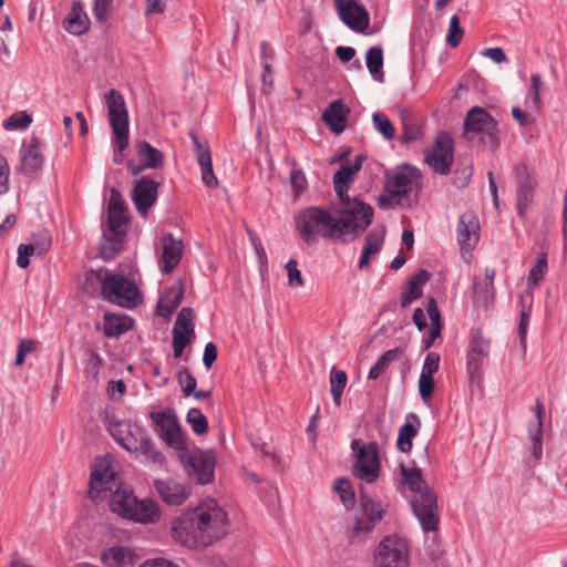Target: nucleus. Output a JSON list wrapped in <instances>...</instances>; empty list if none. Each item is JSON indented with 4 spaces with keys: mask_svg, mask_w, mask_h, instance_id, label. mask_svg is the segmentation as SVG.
Segmentation results:
<instances>
[{
    "mask_svg": "<svg viewBox=\"0 0 567 567\" xmlns=\"http://www.w3.org/2000/svg\"><path fill=\"white\" fill-rule=\"evenodd\" d=\"M347 380L348 377L344 371L332 368L330 372V386L333 402L337 404H340V400L346 388Z\"/></svg>",
    "mask_w": 567,
    "mask_h": 567,
    "instance_id": "40",
    "label": "nucleus"
},
{
    "mask_svg": "<svg viewBox=\"0 0 567 567\" xmlns=\"http://www.w3.org/2000/svg\"><path fill=\"white\" fill-rule=\"evenodd\" d=\"M429 279L430 272L424 269L419 270L409 279L405 291L401 298L402 308H408L414 300L422 296V288L429 281Z\"/></svg>",
    "mask_w": 567,
    "mask_h": 567,
    "instance_id": "33",
    "label": "nucleus"
},
{
    "mask_svg": "<svg viewBox=\"0 0 567 567\" xmlns=\"http://www.w3.org/2000/svg\"><path fill=\"white\" fill-rule=\"evenodd\" d=\"M184 292L183 281L181 279L176 280L159 298L156 313L159 317L168 318L183 301Z\"/></svg>",
    "mask_w": 567,
    "mask_h": 567,
    "instance_id": "28",
    "label": "nucleus"
},
{
    "mask_svg": "<svg viewBox=\"0 0 567 567\" xmlns=\"http://www.w3.org/2000/svg\"><path fill=\"white\" fill-rule=\"evenodd\" d=\"M374 563L378 567H408V543L398 536L384 537L374 550Z\"/></svg>",
    "mask_w": 567,
    "mask_h": 567,
    "instance_id": "11",
    "label": "nucleus"
},
{
    "mask_svg": "<svg viewBox=\"0 0 567 567\" xmlns=\"http://www.w3.org/2000/svg\"><path fill=\"white\" fill-rule=\"evenodd\" d=\"M361 166L362 158L358 156L352 164H342L333 175V187L341 200V205H344V202L359 200L355 197H349L348 190L353 176L361 169Z\"/></svg>",
    "mask_w": 567,
    "mask_h": 567,
    "instance_id": "23",
    "label": "nucleus"
},
{
    "mask_svg": "<svg viewBox=\"0 0 567 567\" xmlns=\"http://www.w3.org/2000/svg\"><path fill=\"white\" fill-rule=\"evenodd\" d=\"M43 165V156L40 151V140L32 137L30 144L22 152L20 169L30 175L39 171Z\"/></svg>",
    "mask_w": 567,
    "mask_h": 567,
    "instance_id": "32",
    "label": "nucleus"
},
{
    "mask_svg": "<svg viewBox=\"0 0 567 567\" xmlns=\"http://www.w3.org/2000/svg\"><path fill=\"white\" fill-rule=\"evenodd\" d=\"M110 493V509L122 518L143 525L159 520L157 504L147 498L138 499L130 485L123 483Z\"/></svg>",
    "mask_w": 567,
    "mask_h": 567,
    "instance_id": "4",
    "label": "nucleus"
},
{
    "mask_svg": "<svg viewBox=\"0 0 567 567\" xmlns=\"http://www.w3.org/2000/svg\"><path fill=\"white\" fill-rule=\"evenodd\" d=\"M401 472L405 484L414 493L411 505L423 530H436L440 522L436 495L423 481L420 468H409L401 465Z\"/></svg>",
    "mask_w": 567,
    "mask_h": 567,
    "instance_id": "3",
    "label": "nucleus"
},
{
    "mask_svg": "<svg viewBox=\"0 0 567 567\" xmlns=\"http://www.w3.org/2000/svg\"><path fill=\"white\" fill-rule=\"evenodd\" d=\"M434 391V379L431 375L420 374L419 392L422 399L432 396Z\"/></svg>",
    "mask_w": 567,
    "mask_h": 567,
    "instance_id": "58",
    "label": "nucleus"
},
{
    "mask_svg": "<svg viewBox=\"0 0 567 567\" xmlns=\"http://www.w3.org/2000/svg\"><path fill=\"white\" fill-rule=\"evenodd\" d=\"M542 87L543 81L540 75L536 73L532 74L527 103L529 104V107L534 109L535 111L539 110Z\"/></svg>",
    "mask_w": 567,
    "mask_h": 567,
    "instance_id": "44",
    "label": "nucleus"
},
{
    "mask_svg": "<svg viewBox=\"0 0 567 567\" xmlns=\"http://www.w3.org/2000/svg\"><path fill=\"white\" fill-rule=\"evenodd\" d=\"M159 184L150 176H143L135 182L132 199L142 215H146L148 209L157 199Z\"/></svg>",
    "mask_w": 567,
    "mask_h": 567,
    "instance_id": "20",
    "label": "nucleus"
},
{
    "mask_svg": "<svg viewBox=\"0 0 567 567\" xmlns=\"http://www.w3.org/2000/svg\"><path fill=\"white\" fill-rule=\"evenodd\" d=\"M102 296L120 307L132 309L142 301L136 285L123 275L106 274L101 278Z\"/></svg>",
    "mask_w": 567,
    "mask_h": 567,
    "instance_id": "7",
    "label": "nucleus"
},
{
    "mask_svg": "<svg viewBox=\"0 0 567 567\" xmlns=\"http://www.w3.org/2000/svg\"><path fill=\"white\" fill-rule=\"evenodd\" d=\"M132 328V320L127 317H118L105 313L103 333L106 338H118Z\"/></svg>",
    "mask_w": 567,
    "mask_h": 567,
    "instance_id": "34",
    "label": "nucleus"
},
{
    "mask_svg": "<svg viewBox=\"0 0 567 567\" xmlns=\"http://www.w3.org/2000/svg\"><path fill=\"white\" fill-rule=\"evenodd\" d=\"M440 367V354L436 352H429L425 357L422 367V374L433 377Z\"/></svg>",
    "mask_w": 567,
    "mask_h": 567,
    "instance_id": "56",
    "label": "nucleus"
},
{
    "mask_svg": "<svg viewBox=\"0 0 567 567\" xmlns=\"http://www.w3.org/2000/svg\"><path fill=\"white\" fill-rule=\"evenodd\" d=\"M546 271H547V256L545 252H540L537 256L536 265L529 270L528 279L535 286H538L539 282L543 280Z\"/></svg>",
    "mask_w": 567,
    "mask_h": 567,
    "instance_id": "47",
    "label": "nucleus"
},
{
    "mask_svg": "<svg viewBox=\"0 0 567 567\" xmlns=\"http://www.w3.org/2000/svg\"><path fill=\"white\" fill-rule=\"evenodd\" d=\"M488 353L489 341L482 336L481 331L473 330L467 351V370L472 379L480 373Z\"/></svg>",
    "mask_w": 567,
    "mask_h": 567,
    "instance_id": "21",
    "label": "nucleus"
},
{
    "mask_svg": "<svg viewBox=\"0 0 567 567\" xmlns=\"http://www.w3.org/2000/svg\"><path fill=\"white\" fill-rule=\"evenodd\" d=\"M383 508L380 503L371 498L361 499V512L355 517L353 532L350 536L351 542H361L363 536L370 533L382 519Z\"/></svg>",
    "mask_w": 567,
    "mask_h": 567,
    "instance_id": "15",
    "label": "nucleus"
},
{
    "mask_svg": "<svg viewBox=\"0 0 567 567\" xmlns=\"http://www.w3.org/2000/svg\"><path fill=\"white\" fill-rule=\"evenodd\" d=\"M351 447L357 457L353 467L355 476L367 483L374 482L380 471L378 445L375 443L365 444L360 440H353Z\"/></svg>",
    "mask_w": 567,
    "mask_h": 567,
    "instance_id": "12",
    "label": "nucleus"
},
{
    "mask_svg": "<svg viewBox=\"0 0 567 567\" xmlns=\"http://www.w3.org/2000/svg\"><path fill=\"white\" fill-rule=\"evenodd\" d=\"M464 31L461 28L460 19L457 16H453L450 20L449 24V31L446 35V42L452 47L456 48L462 39H463Z\"/></svg>",
    "mask_w": 567,
    "mask_h": 567,
    "instance_id": "46",
    "label": "nucleus"
},
{
    "mask_svg": "<svg viewBox=\"0 0 567 567\" xmlns=\"http://www.w3.org/2000/svg\"><path fill=\"white\" fill-rule=\"evenodd\" d=\"M217 359V348L213 342H208L205 346L203 363L209 369Z\"/></svg>",
    "mask_w": 567,
    "mask_h": 567,
    "instance_id": "62",
    "label": "nucleus"
},
{
    "mask_svg": "<svg viewBox=\"0 0 567 567\" xmlns=\"http://www.w3.org/2000/svg\"><path fill=\"white\" fill-rule=\"evenodd\" d=\"M215 457L212 452L198 451L189 456L187 472L198 484L213 482L215 476Z\"/></svg>",
    "mask_w": 567,
    "mask_h": 567,
    "instance_id": "18",
    "label": "nucleus"
},
{
    "mask_svg": "<svg viewBox=\"0 0 567 567\" xmlns=\"http://www.w3.org/2000/svg\"><path fill=\"white\" fill-rule=\"evenodd\" d=\"M457 243L462 249L472 250L480 238V221L473 212H465L457 223Z\"/></svg>",
    "mask_w": 567,
    "mask_h": 567,
    "instance_id": "22",
    "label": "nucleus"
},
{
    "mask_svg": "<svg viewBox=\"0 0 567 567\" xmlns=\"http://www.w3.org/2000/svg\"><path fill=\"white\" fill-rule=\"evenodd\" d=\"M421 137V131L415 125H409L406 122L403 123V132L401 135L402 143L415 142Z\"/></svg>",
    "mask_w": 567,
    "mask_h": 567,
    "instance_id": "60",
    "label": "nucleus"
},
{
    "mask_svg": "<svg viewBox=\"0 0 567 567\" xmlns=\"http://www.w3.org/2000/svg\"><path fill=\"white\" fill-rule=\"evenodd\" d=\"M112 2L113 0H94L93 14L100 24L107 21Z\"/></svg>",
    "mask_w": 567,
    "mask_h": 567,
    "instance_id": "54",
    "label": "nucleus"
},
{
    "mask_svg": "<svg viewBox=\"0 0 567 567\" xmlns=\"http://www.w3.org/2000/svg\"><path fill=\"white\" fill-rule=\"evenodd\" d=\"M127 223L126 207L118 190L112 189L107 207V227L118 243L125 237L124 225Z\"/></svg>",
    "mask_w": 567,
    "mask_h": 567,
    "instance_id": "19",
    "label": "nucleus"
},
{
    "mask_svg": "<svg viewBox=\"0 0 567 567\" xmlns=\"http://www.w3.org/2000/svg\"><path fill=\"white\" fill-rule=\"evenodd\" d=\"M166 9V0H146L145 14H161Z\"/></svg>",
    "mask_w": 567,
    "mask_h": 567,
    "instance_id": "63",
    "label": "nucleus"
},
{
    "mask_svg": "<svg viewBox=\"0 0 567 567\" xmlns=\"http://www.w3.org/2000/svg\"><path fill=\"white\" fill-rule=\"evenodd\" d=\"M229 528L226 509L215 498H204L173 520L172 538L188 548L207 547L221 539Z\"/></svg>",
    "mask_w": 567,
    "mask_h": 567,
    "instance_id": "2",
    "label": "nucleus"
},
{
    "mask_svg": "<svg viewBox=\"0 0 567 567\" xmlns=\"http://www.w3.org/2000/svg\"><path fill=\"white\" fill-rule=\"evenodd\" d=\"M384 178V189L391 195V198H396L398 205L411 206L410 193L417 186L419 171L403 165L386 172Z\"/></svg>",
    "mask_w": 567,
    "mask_h": 567,
    "instance_id": "8",
    "label": "nucleus"
},
{
    "mask_svg": "<svg viewBox=\"0 0 567 567\" xmlns=\"http://www.w3.org/2000/svg\"><path fill=\"white\" fill-rule=\"evenodd\" d=\"M178 383L185 396H189L196 389V379L188 368L184 367L178 372Z\"/></svg>",
    "mask_w": 567,
    "mask_h": 567,
    "instance_id": "49",
    "label": "nucleus"
},
{
    "mask_svg": "<svg viewBox=\"0 0 567 567\" xmlns=\"http://www.w3.org/2000/svg\"><path fill=\"white\" fill-rule=\"evenodd\" d=\"M383 244V234L371 231L365 236L363 251H370V255H375L380 251Z\"/></svg>",
    "mask_w": 567,
    "mask_h": 567,
    "instance_id": "53",
    "label": "nucleus"
},
{
    "mask_svg": "<svg viewBox=\"0 0 567 567\" xmlns=\"http://www.w3.org/2000/svg\"><path fill=\"white\" fill-rule=\"evenodd\" d=\"M550 436V427H529L528 439L532 443V454L535 463H538L543 456V443L548 442Z\"/></svg>",
    "mask_w": 567,
    "mask_h": 567,
    "instance_id": "36",
    "label": "nucleus"
},
{
    "mask_svg": "<svg viewBox=\"0 0 567 567\" xmlns=\"http://www.w3.org/2000/svg\"><path fill=\"white\" fill-rule=\"evenodd\" d=\"M341 21L351 30L363 32L368 29L370 18L363 6L357 0H334Z\"/></svg>",
    "mask_w": 567,
    "mask_h": 567,
    "instance_id": "17",
    "label": "nucleus"
},
{
    "mask_svg": "<svg viewBox=\"0 0 567 567\" xmlns=\"http://www.w3.org/2000/svg\"><path fill=\"white\" fill-rule=\"evenodd\" d=\"M37 255L34 252V248L32 246H29V244H21L18 247V257H17V265L18 267L25 269L30 265L29 258L31 256Z\"/></svg>",
    "mask_w": 567,
    "mask_h": 567,
    "instance_id": "57",
    "label": "nucleus"
},
{
    "mask_svg": "<svg viewBox=\"0 0 567 567\" xmlns=\"http://www.w3.org/2000/svg\"><path fill=\"white\" fill-rule=\"evenodd\" d=\"M136 151L144 166H148L152 169L162 167L164 161L163 153L153 147L148 142L138 141L136 143Z\"/></svg>",
    "mask_w": 567,
    "mask_h": 567,
    "instance_id": "35",
    "label": "nucleus"
},
{
    "mask_svg": "<svg viewBox=\"0 0 567 567\" xmlns=\"http://www.w3.org/2000/svg\"><path fill=\"white\" fill-rule=\"evenodd\" d=\"M494 278L495 270L486 267L484 278H474L473 281V302L476 306L487 307L494 299Z\"/></svg>",
    "mask_w": 567,
    "mask_h": 567,
    "instance_id": "27",
    "label": "nucleus"
},
{
    "mask_svg": "<svg viewBox=\"0 0 567 567\" xmlns=\"http://www.w3.org/2000/svg\"><path fill=\"white\" fill-rule=\"evenodd\" d=\"M154 487L163 502L168 505H181L192 494L189 487L173 478L158 480L154 483Z\"/></svg>",
    "mask_w": 567,
    "mask_h": 567,
    "instance_id": "24",
    "label": "nucleus"
},
{
    "mask_svg": "<svg viewBox=\"0 0 567 567\" xmlns=\"http://www.w3.org/2000/svg\"><path fill=\"white\" fill-rule=\"evenodd\" d=\"M417 434V427H400L396 445L403 453H408L412 449V440Z\"/></svg>",
    "mask_w": 567,
    "mask_h": 567,
    "instance_id": "48",
    "label": "nucleus"
},
{
    "mask_svg": "<svg viewBox=\"0 0 567 567\" xmlns=\"http://www.w3.org/2000/svg\"><path fill=\"white\" fill-rule=\"evenodd\" d=\"M151 419L153 421V424L156 426L159 425H179L178 417L175 413V411L171 408L161 410V411H154L151 413Z\"/></svg>",
    "mask_w": 567,
    "mask_h": 567,
    "instance_id": "45",
    "label": "nucleus"
},
{
    "mask_svg": "<svg viewBox=\"0 0 567 567\" xmlns=\"http://www.w3.org/2000/svg\"><path fill=\"white\" fill-rule=\"evenodd\" d=\"M454 155L452 136L442 132L435 138L431 150L425 152V163L437 174L446 175L451 171Z\"/></svg>",
    "mask_w": 567,
    "mask_h": 567,
    "instance_id": "13",
    "label": "nucleus"
},
{
    "mask_svg": "<svg viewBox=\"0 0 567 567\" xmlns=\"http://www.w3.org/2000/svg\"><path fill=\"white\" fill-rule=\"evenodd\" d=\"M290 183L298 197L307 188V178L301 169L293 168L290 173Z\"/></svg>",
    "mask_w": 567,
    "mask_h": 567,
    "instance_id": "55",
    "label": "nucleus"
},
{
    "mask_svg": "<svg viewBox=\"0 0 567 567\" xmlns=\"http://www.w3.org/2000/svg\"><path fill=\"white\" fill-rule=\"evenodd\" d=\"M367 68L377 81H382L384 72L383 66V53L382 49L378 47L370 48L365 56Z\"/></svg>",
    "mask_w": 567,
    "mask_h": 567,
    "instance_id": "38",
    "label": "nucleus"
},
{
    "mask_svg": "<svg viewBox=\"0 0 567 567\" xmlns=\"http://www.w3.org/2000/svg\"><path fill=\"white\" fill-rule=\"evenodd\" d=\"M9 174H10L9 164L6 159V157L0 155V195L7 193L9 189V186H8Z\"/></svg>",
    "mask_w": 567,
    "mask_h": 567,
    "instance_id": "59",
    "label": "nucleus"
},
{
    "mask_svg": "<svg viewBox=\"0 0 567 567\" xmlns=\"http://www.w3.org/2000/svg\"><path fill=\"white\" fill-rule=\"evenodd\" d=\"M464 130L466 134L481 135L483 143L488 144L492 148L498 146L497 122L483 107H472L464 120Z\"/></svg>",
    "mask_w": 567,
    "mask_h": 567,
    "instance_id": "10",
    "label": "nucleus"
},
{
    "mask_svg": "<svg viewBox=\"0 0 567 567\" xmlns=\"http://www.w3.org/2000/svg\"><path fill=\"white\" fill-rule=\"evenodd\" d=\"M163 252L161 260V269L165 274H169L179 264L183 254V244L176 240L171 234H166L162 238Z\"/></svg>",
    "mask_w": 567,
    "mask_h": 567,
    "instance_id": "29",
    "label": "nucleus"
},
{
    "mask_svg": "<svg viewBox=\"0 0 567 567\" xmlns=\"http://www.w3.org/2000/svg\"><path fill=\"white\" fill-rule=\"evenodd\" d=\"M121 484L123 483L117 477L112 457L95 458L90 478V497L92 499L104 498V493L113 492Z\"/></svg>",
    "mask_w": 567,
    "mask_h": 567,
    "instance_id": "9",
    "label": "nucleus"
},
{
    "mask_svg": "<svg viewBox=\"0 0 567 567\" xmlns=\"http://www.w3.org/2000/svg\"><path fill=\"white\" fill-rule=\"evenodd\" d=\"M516 181V209L522 218H526L527 213L534 203L537 182L529 174L525 164H517L514 167Z\"/></svg>",
    "mask_w": 567,
    "mask_h": 567,
    "instance_id": "14",
    "label": "nucleus"
},
{
    "mask_svg": "<svg viewBox=\"0 0 567 567\" xmlns=\"http://www.w3.org/2000/svg\"><path fill=\"white\" fill-rule=\"evenodd\" d=\"M109 121L114 135V157L116 164L123 163V152L128 146V112L124 96L121 92L112 89L105 94Z\"/></svg>",
    "mask_w": 567,
    "mask_h": 567,
    "instance_id": "6",
    "label": "nucleus"
},
{
    "mask_svg": "<svg viewBox=\"0 0 567 567\" xmlns=\"http://www.w3.org/2000/svg\"><path fill=\"white\" fill-rule=\"evenodd\" d=\"M373 208L361 202H344L333 213L329 209L311 206L302 209L296 217V226L302 240L312 245L318 238L344 240L347 235H361L372 223Z\"/></svg>",
    "mask_w": 567,
    "mask_h": 567,
    "instance_id": "1",
    "label": "nucleus"
},
{
    "mask_svg": "<svg viewBox=\"0 0 567 567\" xmlns=\"http://www.w3.org/2000/svg\"><path fill=\"white\" fill-rule=\"evenodd\" d=\"M426 312H427V316L431 320V326H434L436 327H442V322H441V313H440V310L437 308V303H436V300L431 297L429 299V302H427V306H426Z\"/></svg>",
    "mask_w": 567,
    "mask_h": 567,
    "instance_id": "61",
    "label": "nucleus"
},
{
    "mask_svg": "<svg viewBox=\"0 0 567 567\" xmlns=\"http://www.w3.org/2000/svg\"><path fill=\"white\" fill-rule=\"evenodd\" d=\"M190 140L195 146L196 159L200 167L203 183L208 187H216L218 185V179L213 171L209 146L207 144H203L193 133H190Z\"/></svg>",
    "mask_w": 567,
    "mask_h": 567,
    "instance_id": "26",
    "label": "nucleus"
},
{
    "mask_svg": "<svg viewBox=\"0 0 567 567\" xmlns=\"http://www.w3.org/2000/svg\"><path fill=\"white\" fill-rule=\"evenodd\" d=\"M29 246H32V248H34V252L37 255H42L43 252L49 250L51 246V239L47 235H42L33 243H30Z\"/></svg>",
    "mask_w": 567,
    "mask_h": 567,
    "instance_id": "64",
    "label": "nucleus"
},
{
    "mask_svg": "<svg viewBox=\"0 0 567 567\" xmlns=\"http://www.w3.org/2000/svg\"><path fill=\"white\" fill-rule=\"evenodd\" d=\"M138 559L136 551L128 546L112 545L105 547L100 555L101 563L106 567H127Z\"/></svg>",
    "mask_w": 567,
    "mask_h": 567,
    "instance_id": "25",
    "label": "nucleus"
},
{
    "mask_svg": "<svg viewBox=\"0 0 567 567\" xmlns=\"http://www.w3.org/2000/svg\"><path fill=\"white\" fill-rule=\"evenodd\" d=\"M285 267L288 275V285L291 287H302L305 281L301 271L298 269L297 261L290 259Z\"/></svg>",
    "mask_w": 567,
    "mask_h": 567,
    "instance_id": "51",
    "label": "nucleus"
},
{
    "mask_svg": "<svg viewBox=\"0 0 567 567\" xmlns=\"http://www.w3.org/2000/svg\"><path fill=\"white\" fill-rule=\"evenodd\" d=\"M403 350L401 348H394L391 350L385 351L374 363V365L370 369L368 373V378L370 380H377L380 378L386 369L390 367V364L395 361L400 354H402Z\"/></svg>",
    "mask_w": 567,
    "mask_h": 567,
    "instance_id": "37",
    "label": "nucleus"
},
{
    "mask_svg": "<svg viewBox=\"0 0 567 567\" xmlns=\"http://www.w3.org/2000/svg\"><path fill=\"white\" fill-rule=\"evenodd\" d=\"M159 435L168 446L178 451L186 449V437L182 427H159Z\"/></svg>",
    "mask_w": 567,
    "mask_h": 567,
    "instance_id": "39",
    "label": "nucleus"
},
{
    "mask_svg": "<svg viewBox=\"0 0 567 567\" xmlns=\"http://www.w3.org/2000/svg\"><path fill=\"white\" fill-rule=\"evenodd\" d=\"M333 489L339 495L340 501L346 508H350L354 504V492L351 483L347 478H338L333 484Z\"/></svg>",
    "mask_w": 567,
    "mask_h": 567,
    "instance_id": "41",
    "label": "nucleus"
},
{
    "mask_svg": "<svg viewBox=\"0 0 567 567\" xmlns=\"http://www.w3.org/2000/svg\"><path fill=\"white\" fill-rule=\"evenodd\" d=\"M64 29L74 35L84 34L90 28V20L80 1H73L71 10L63 21Z\"/></svg>",
    "mask_w": 567,
    "mask_h": 567,
    "instance_id": "31",
    "label": "nucleus"
},
{
    "mask_svg": "<svg viewBox=\"0 0 567 567\" xmlns=\"http://www.w3.org/2000/svg\"><path fill=\"white\" fill-rule=\"evenodd\" d=\"M105 243L101 247V256L105 260H110L115 257V255L120 251L121 245L124 239H121L118 243L116 241V237L111 233V238H105Z\"/></svg>",
    "mask_w": 567,
    "mask_h": 567,
    "instance_id": "52",
    "label": "nucleus"
},
{
    "mask_svg": "<svg viewBox=\"0 0 567 567\" xmlns=\"http://www.w3.org/2000/svg\"><path fill=\"white\" fill-rule=\"evenodd\" d=\"M193 319V309L189 307L182 308L176 318L174 329L195 336Z\"/></svg>",
    "mask_w": 567,
    "mask_h": 567,
    "instance_id": "43",
    "label": "nucleus"
},
{
    "mask_svg": "<svg viewBox=\"0 0 567 567\" xmlns=\"http://www.w3.org/2000/svg\"><path fill=\"white\" fill-rule=\"evenodd\" d=\"M375 130L385 138L392 140L395 136V128L390 118L381 112H375L372 116Z\"/></svg>",
    "mask_w": 567,
    "mask_h": 567,
    "instance_id": "42",
    "label": "nucleus"
},
{
    "mask_svg": "<svg viewBox=\"0 0 567 567\" xmlns=\"http://www.w3.org/2000/svg\"><path fill=\"white\" fill-rule=\"evenodd\" d=\"M110 493V509L122 518L143 525L159 520L157 504L147 498L138 499L130 485L123 483Z\"/></svg>",
    "mask_w": 567,
    "mask_h": 567,
    "instance_id": "5",
    "label": "nucleus"
},
{
    "mask_svg": "<svg viewBox=\"0 0 567 567\" xmlns=\"http://www.w3.org/2000/svg\"><path fill=\"white\" fill-rule=\"evenodd\" d=\"M110 435L126 451L147 454L151 441L143 427H106Z\"/></svg>",
    "mask_w": 567,
    "mask_h": 567,
    "instance_id": "16",
    "label": "nucleus"
},
{
    "mask_svg": "<svg viewBox=\"0 0 567 567\" xmlns=\"http://www.w3.org/2000/svg\"><path fill=\"white\" fill-rule=\"evenodd\" d=\"M349 112L343 100L339 99L331 102L324 110L322 120L334 134H341L346 128Z\"/></svg>",
    "mask_w": 567,
    "mask_h": 567,
    "instance_id": "30",
    "label": "nucleus"
},
{
    "mask_svg": "<svg viewBox=\"0 0 567 567\" xmlns=\"http://www.w3.org/2000/svg\"><path fill=\"white\" fill-rule=\"evenodd\" d=\"M32 122V118L27 113H16L12 114L7 121L3 123V127L8 131L11 130H23L27 128Z\"/></svg>",
    "mask_w": 567,
    "mask_h": 567,
    "instance_id": "50",
    "label": "nucleus"
}]
</instances>
